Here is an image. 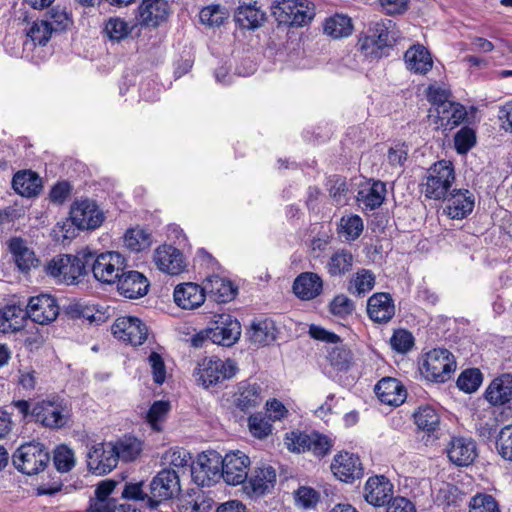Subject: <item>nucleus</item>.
<instances>
[{"label":"nucleus","mask_w":512,"mask_h":512,"mask_svg":"<svg viewBox=\"0 0 512 512\" xmlns=\"http://www.w3.org/2000/svg\"><path fill=\"white\" fill-rule=\"evenodd\" d=\"M131 30L132 27L125 20L118 17L110 18L105 25L108 37L116 41L126 38Z\"/></svg>","instance_id":"680f3d73"},{"label":"nucleus","mask_w":512,"mask_h":512,"mask_svg":"<svg viewBox=\"0 0 512 512\" xmlns=\"http://www.w3.org/2000/svg\"><path fill=\"white\" fill-rule=\"evenodd\" d=\"M406 68L415 74H427L433 67L430 52L421 44L412 45L404 54Z\"/></svg>","instance_id":"2f4dec72"},{"label":"nucleus","mask_w":512,"mask_h":512,"mask_svg":"<svg viewBox=\"0 0 512 512\" xmlns=\"http://www.w3.org/2000/svg\"><path fill=\"white\" fill-rule=\"evenodd\" d=\"M116 458L110 442L97 443L87 453V467L96 475H105L116 468Z\"/></svg>","instance_id":"6ab92c4d"},{"label":"nucleus","mask_w":512,"mask_h":512,"mask_svg":"<svg viewBox=\"0 0 512 512\" xmlns=\"http://www.w3.org/2000/svg\"><path fill=\"white\" fill-rule=\"evenodd\" d=\"M496 447L503 459L512 461V425H507L500 430Z\"/></svg>","instance_id":"338daca9"},{"label":"nucleus","mask_w":512,"mask_h":512,"mask_svg":"<svg viewBox=\"0 0 512 512\" xmlns=\"http://www.w3.org/2000/svg\"><path fill=\"white\" fill-rule=\"evenodd\" d=\"M116 458V465L119 460L130 462L135 460L142 451V442L133 436H124L116 441H110Z\"/></svg>","instance_id":"58836bf2"},{"label":"nucleus","mask_w":512,"mask_h":512,"mask_svg":"<svg viewBox=\"0 0 512 512\" xmlns=\"http://www.w3.org/2000/svg\"><path fill=\"white\" fill-rule=\"evenodd\" d=\"M419 369L426 380L444 383L455 372L456 361L454 355L447 349H433L422 356Z\"/></svg>","instance_id":"39448f33"},{"label":"nucleus","mask_w":512,"mask_h":512,"mask_svg":"<svg viewBox=\"0 0 512 512\" xmlns=\"http://www.w3.org/2000/svg\"><path fill=\"white\" fill-rule=\"evenodd\" d=\"M237 363L228 358L222 360L217 357H206L198 363L197 381L205 388L232 379L238 373Z\"/></svg>","instance_id":"6e6552de"},{"label":"nucleus","mask_w":512,"mask_h":512,"mask_svg":"<svg viewBox=\"0 0 512 512\" xmlns=\"http://www.w3.org/2000/svg\"><path fill=\"white\" fill-rule=\"evenodd\" d=\"M53 461L59 472H69L76 464L74 451L67 445H59L54 450Z\"/></svg>","instance_id":"3c124183"},{"label":"nucleus","mask_w":512,"mask_h":512,"mask_svg":"<svg viewBox=\"0 0 512 512\" xmlns=\"http://www.w3.org/2000/svg\"><path fill=\"white\" fill-rule=\"evenodd\" d=\"M334 446V440L327 435L320 434L318 432L310 433L309 452H312L315 456L323 457L327 455L332 447Z\"/></svg>","instance_id":"4d7b16f0"},{"label":"nucleus","mask_w":512,"mask_h":512,"mask_svg":"<svg viewBox=\"0 0 512 512\" xmlns=\"http://www.w3.org/2000/svg\"><path fill=\"white\" fill-rule=\"evenodd\" d=\"M151 243V234L140 227L128 229L123 236V245L130 252L144 251L151 246Z\"/></svg>","instance_id":"49530a36"},{"label":"nucleus","mask_w":512,"mask_h":512,"mask_svg":"<svg viewBox=\"0 0 512 512\" xmlns=\"http://www.w3.org/2000/svg\"><path fill=\"white\" fill-rule=\"evenodd\" d=\"M249 457L241 451L230 452L222 458L223 480L229 485L242 484L248 477Z\"/></svg>","instance_id":"f3484780"},{"label":"nucleus","mask_w":512,"mask_h":512,"mask_svg":"<svg viewBox=\"0 0 512 512\" xmlns=\"http://www.w3.org/2000/svg\"><path fill=\"white\" fill-rule=\"evenodd\" d=\"M16 193L24 197L36 196L41 190V179L31 171L17 172L12 180Z\"/></svg>","instance_id":"79ce46f5"},{"label":"nucleus","mask_w":512,"mask_h":512,"mask_svg":"<svg viewBox=\"0 0 512 512\" xmlns=\"http://www.w3.org/2000/svg\"><path fill=\"white\" fill-rule=\"evenodd\" d=\"M31 416L46 428L60 429L68 424L71 409L63 399L52 397L36 402L32 407Z\"/></svg>","instance_id":"423d86ee"},{"label":"nucleus","mask_w":512,"mask_h":512,"mask_svg":"<svg viewBox=\"0 0 512 512\" xmlns=\"http://www.w3.org/2000/svg\"><path fill=\"white\" fill-rule=\"evenodd\" d=\"M447 455L457 466H468L477 456L476 444L471 438L453 437L447 448Z\"/></svg>","instance_id":"c85d7f7f"},{"label":"nucleus","mask_w":512,"mask_h":512,"mask_svg":"<svg viewBox=\"0 0 512 512\" xmlns=\"http://www.w3.org/2000/svg\"><path fill=\"white\" fill-rule=\"evenodd\" d=\"M170 14L168 0H141L138 6V20L142 26L156 28L166 22Z\"/></svg>","instance_id":"aec40b11"},{"label":"nucleus","mask_w":512,"mask_h":512,"mask_svg":"<svg viewBox=\"0 0 512 512\" xmlns=\"http://www.w3.org/2000/svg\"><path fill=\"white\" fill-rule=\"evenodd\" d=\"M26 316L34 323L49 325L59 315V305L50 294H40L29 299L26 306Z\"/></svg>","instance_id":"4468645a"},{"label":"nucleus","mask_w":512,"mask_h":512,"mask_svg":"<svg viewBox=\"0 0 512 512\" xmlns=\"http://www.w3.org/2000/svg\"><path fill=\"white\" fill-rule=\"evenodd\" d=\"M292 290L298 299L310 301L323 292V280L317 273L302 272L294 279Z\"/></svg>","instance_id":"bb28decb"},{"label":"nucleus","mask_w":512,"mask_h":512,"mask_svg":"<svg viewBox=\"0 0 512 512\" xmlns=\"http://www.w3.org/2000/svg\"><path fill=\"white\" fill-rule=\"evenodd\" d=\"M277 330L271 319H259L252 322L249 339L258 346L269 345L276 339Z\"/></svg>","instance_id":"a19ab883"},{"label":"nucleus","mask_w":512,"mask_h":512,"mask_svg":"<svg viewBox=\"0 0 512 512\" xmlns=\"http://www.w3.org/2000/svg\"><path fill=\"white\" fill-rule=\"evenodd\" d=\"M250 489L248 493L251 496L259 497L270 492L276 483V471L272 466L257 467L249 478Z\"/></svg>","instance_id":"7c9ffc66"},{"label":"nucleus","mask_w":512,"mask_h":512,"mask_svg":"<svg viewBox=\"0 0 512 512\" xmlns=\"http://www.w3.org/2000/svg\"><path fill=\"white\" fill-rule=\"evenodd\" d=\"M26 310L18 305H7L0 310V332L14 333L24 327Z\"/></svg>","instance_id":"e433bc0d"},{"label":"nucleus","mask_w":512,"mask_h":512,"mask_svg":"<svg viewBox=\"0 0 512 512\" xmlns=\"http://www.w3.org/2000/svg\"><path fill=\"white\" fill-rule=\"evenodd\" d=\"M476 143L475 132L468 127L460 129L454 137L455 149L459 154L467 153Z\"/></svg>","instance_id":"69168bd1"},{"label":"nucleus","mask_w":512,"mask_h":512,"mask_svg":"<svg viewBox=\"0 0 512 512\" xmlns=\"http://www.w3.org/2000/svg\"><path fill=\"white\" fill-rule=\"evenodd\" d=\"M417 428L428 435L434 434L440 427V415L431 405H423L413 413Z\"/></svg>","instance_id":"37998d69"},{"label":"nucleus","mask_w":512,"mask_h":512,"mask_svg":"<svg viewBox=\"0 0 512 512\" xmlns=\"http://www.w3.org/2000/svg\"><path fill=\"white\" fill-rule=\"evenodd\" d=\"M355 305L344 294L336 295L329 304V311L336 317L345 318L353 313Z\"/></svg>","instance_id":"e2e57ef3"},{"label":"nucleus","mask_w":512,"mask_h":512,"mask_svg":"<svg viewBox=\"0 0 512 512\" xmlns=\"http://www.w3.org/2000/svg\"><path fill=\"white\" fill-rule=\"evenodd\" d=\"M89 248H83L76 254H59L46 265V274L57 284L76 285L87 273Z\"/></svg>","instance_id":"f03ea898"},{"label":"nucleus","mask_w":512,"mask_h":512,"mask_svg":"<svg viewBox=\"0 0 512 512\" xmlns=\"http://www.w3.org/2000/svg\"><path fill=\"white\" fill-rule=\"evenodd\" d=\"M205 294H211L218 302H228L235 297L233 284L218 275L208 276L204 281Z\"/></svg>","instance_id":"ea45409f"},{"label":"nucleus","mask_w":512,"mask_h":512,"mask_svg":"<svg viewBox=\"0 0 512 512\" xmlns=\"http://www.w3.org/2000/svg\"><path fill=\"white\" fill-rule=\"evenodd\" d=\"M390 345L398 353L405 354L414 346V337L405 329H397L390 338Z\"/></svg>","instance_id":"052dcab7"},{"label":"nucleus","mask_w":512,"mask_h":512,"mask_svg":"<svg viewBox=\"0 0 512 512\" xmlns=\"http://www.w3.org/2000/svg\"><path fill=\"white\" fill-rule=\"evenodd\" d=\"M111 330L116 338L133 346L142 345L148 335L147 326L139 318L132 316L117 318Z\"/></svg>","instance_id":"dca6fc26"},{"label":"nucleus","mask_w":512,"mask_h":512,"mask_svg":"<svg viewBox=\"0 0 512 512\" xmlns=\"http://www.w3.org/2000/svg\"><path fill=\"white\" fill-rule=\"evenodd\" d=\"M327 359L337 370H347L351 360L350 351L343 346H336L328 352Z\"/></svg>","instance_id":"774afa93"},{"label":"nucleus","mask_w":512,"mask_h":512,"mask_svg":"<svg viewBox=\"0 0 512 512\" xmlns=\"http://www.w3.org/2000/svg\"><path fill=\"white\" fill-rule=\"evenodd\" d=\"M89 265L93 277L103 284H114L127 267L126 258L117 251L97 254L89 249Z\"/></svg>","instance_id":"20e7f679"},{"label":"nucleus","mask_w":512,"mask_h":512,"mask_svg":"<svg viewBox=\"0 0 512 512\" xmlns=\"http://www.w3.org/2000/svg\"><path fill=\"white\" fill-rule=\"evenodd\" d=\"M310 433L292 431L285 436L288 450L296 453L309 452Z\"/></svg>","instance_id":"13d9d810"},{"label":"nucleus","mask_w":512,"mask_h":512,"mask_svg":"<svg viewBox=\"0 0 512 512\" xmlns=\"http://www.w3.org/2000/svg\"><path fill=\"white\" fill-rule=\"evenodd\" d=\"M153 260L157 268L170 275H177L185 270L183 254L171 245H161L154 251Z\"/></svg>","instance_id":"b1692460"},{"label":"nucleus","mask_w":512,"mask_h":512,"mask_svg":"<svg viewBox=\"0 0 512 512\" xmlns=\"http://www.w3.org/2000/svg\"><path fill=\"white\" fill-rule=\"evenodd\" d=\"M152 497L149 506L155 508L162 500H167L180 492V475L175 469H163L153 478L151 484Z\"/></svg>","instance_id":"9b49d317"},{"label":"nucleus","mask_w":512,"mask_h":512,"mask_svg":"<svg viewBox=\"0 0 512 512\" xmlns=\"http://www.w3.org/2000/svg\"><path fill=\"white\" fill-rule=\"evenodd\" d=\"M400 38V32L391 20L380 21L371 24L359 37L358 48L366 58L379 60L390 55Z\"/></svg>","instance_id":"f257e3e1"},{"label":"nucleus","mask_w":512,"mask_h":512,"mask_svg":"<svg viewBox=\"0 0 512 512\" xmlns=\"http://www.w3.org/2000/svg\"><path fill=\"white\" fill-rule=\"evenodd\" d=\"M173 299L181 309L195 310L205 302V288L192 282L178 284L174 288Z\"/></svg>","instance_id":"5701e85b"},{"label":"nucleus","mask_w":512,"mask_h":512,"mask_svg":"<svg viewBox=\"0 0 512 512\" xmlns=\"http://www.w3.org/2000/svg\"><path fill=\"white\" fill-rule=\"evenodd\" d=\"M376 284V277L371 270L360 269L350 279L348 291L355 296L361 297L369 293Z\"/></svg>","instance_id":"a18cd8bd"},{"label":"nucleus","mask_w":512,"mask_h":512,"mask_svg":"<svg viewBox=\"0 0 512 512\" xmlns=\"http://www.w3.org/2000/svg\"><path fill=\"white\" fill-rule=\"evenodd\" d=\"M7 244L9 252L21 271H28L36 266L38 259L26 240L21 237H12Z\"/></svg>","instance_id":"473e14b6"},{"label":"nucleus","mask_w":512,"mask_h":512,"mask_svg":"<svg viewBox=\"0 0 512 512\" xmlns=\"http://www.w3.org/2000/svg\"><path fill=\"white\" fill-rule=\"evenodd\" d=\"M248 428L251 435L258 439H264L272 433L271 421L262 413H256L249 416Z\"/></svg>","instance_id":"8fccbe9b"},{"label":"nucleus","mask_w":512,"mask_h":512,"mask_svg":"<svg viewBox=\"0 0 512 512\" xmlns=\"http://www.w3.org/2000/svg\"><path fill=\"white\" fill-rule=\"evenodd\" d=\"M352 30L353 25L351 19L342 14H336L326 19L324 23L325 34L334 39L347 37L352 33Z\"/></svg>","instance_id":"de8ad7c7"},{"label":"nucleus","mask_w":512,"mask_h":512,"mask_svg":"<svg viewBox=\"0 0 512 512\" xmlns=\"http://www.w3.org/2000/svg\"><path fill=\"white\" fill-rule=\"evenodd\" d=\"M367 314L376 323H388L395 314L391 295L386 292L374 293L367 301Z\"/></svg>","instance_id":"a878e982"},{"label":"nucleus","mask_w":512,"mask_h":512,"mask_svg":"<svg viewBox=\"0 0 512 512\" xmlns=\"http://www.w3.org/2000/svg\"><path fill=\"white\" fill-rule=\"evenodd\" d=\"M486 400L492 405H503L512 399V375L495 378L485 391Z\"/></svg>","instance_id":"c9c22d12"},{"label":"nucleus","mask_w":512,"mask_h":512,"mask_svg":"<svg viewBox=\"0 0 512 512\" xmlns=\"http://www.w3.org/2000/svg\"><path fill=\"white\" fill-rule=\"evenodd\" d=\"M274 15L281 24L302 27L314 17V5L308 0H280Z\"/></svg>","instance_id":"1a4fd4ad"},{"label":"nucleus","mask_w":512,"mask_h":512,"mask_svg":"<svg viewBox=\"0 0 512 512\" xmlns=\"http://www.w3.org/2000/svg\"><path fill=\"white\" fill-rule=\"evenodd\" d=\"M170 410V404L166 401H155L149 408L146 420L155 431L162 430V423Z\"/></svg>","instance_id":"864d4df0"},{"label":"nucleus","mask_w":512,"mask_h":512,"mask_svg":"<svg viewBox=\"0 0 512 512\" xmlns=\"http://www.w3.org/2000/svg\"><path fill=\"white\" fill-rule=\"evenodd\" d=\"M211 341L213 344L231 347L240 338L241 324L230 314H219L209 326Z\"/></svg>","instance_id":"ddd939ff"},{"label":"nucleus","mask_w":512,"mask_h":512,"mask_svg":"<svg viewBox=\"0 0 512 512\" xmlns=\"http://www.w3.org/2000/svg\"><path fill=\"white\" fill-rule=\"evenodd\" d=\"M49 461L50 455L46 447L35 441L22 444L12 456L14 467L29 476L42 472Z\"/></svg>","instance_id":"0eeeda50"},{"label":"nucleus","mask_w":512,"mask_h":512,"mask_svg":"<svg viewBox=\"0 0 512 512\" xmlns=\"http://www.w3.org/2000/svg\"><path fill=\"white\" fill-rule=\"evenodd\" d=\"M363 221L358 215L342 217L340 221L339 233L347 241L357 239L363 231Z\"/></svg>","instance_id":"603ef678"},{"label":"nucleus","mask_w":512,"mask_h":512,"mask_svg":"<svg viewBox=\"0 0 512 512\" xmlns=\"http://www.w3.org/2000/svg\"><path fill=\"white\" fill-rule=\"evenodd\" d=\"M213 500L203 491L197 490L184 500L182 507L184 512H210Z\"/></svg>","instance_id":"09e8293b"},{"label":"nucleus","mask_w":512,"mask_h":512,"mask_svg":"<svg viewBox=\"0 0 512 512\" xmlns=\"http://www.w3.org/2000/svg\"><path fill=\"white\" fill-rule=\"evenodd\" d=\"M469 512H500V509L493 496L479 493L471 498Z\"/></svg>","instance_id":"bf43d9fd"},{"label":"nucleus","mask_w":512,"mask_h":512,"mask_svg":"<svg viewBox=\"0 0 512 512\" xmlns=\"http://www.w3.org/2000/svg\"><path fill=\"white\" fill-rule=\"evenodd\" d=\"M378 399L390 406H399L404 403L407 393L402 383L391 377L382 378L375 386Z\"/></svg>","instance_id":"c756f323"},{"label":"nucleus","mask_w":512,"mask_h":512,"mask_svg":"<svg viewBox=\"0 0 512 512\" xmlns=\"http://www.w3.org/2000/svg\"><path fill=\"white\" fill-rule=\"evenodd\" d=\"M54 27L46 20H36L27 29V39L22 43V50L8 48L9 54L16 58H30V52L37 46H44L51 38ZM9 42H7V46Z\"/></svg>","instance_id":"2eb2a0df"},{"label":"nucleus","mask_w":512,"mask_h":512,"mask_svg":"<svg viewBox=\"0 0 512 512\" xmlns=\"http://www.w3.org/2000/svg\"><path fill=\"white\" fill-rule=\"evenodd\" d=\"M454 181L455 170L452 162L441 160L427 170L421 191L428 199L444 200L451 192Z\"/></svg>","instance_id":"7ed1b4c3"},{"label":"nucleus","mask_w":512,"mask_h":512,"mask_svg":"<svg viewBox=\"0 0 512 512\" xmlns=\"http://www.w3.org/2000/svg\"><path fill=\"white\" fill-rule=\"evenodd\" d=\"M149 283L146 277L134 270L124 271L117 281L119 293L129 299L143 297L148 291Z\"/></svg>","instance_id":"cd10ccee"},{"label":"nucleus","mask_w":512,"mask_h":512,"mask_svg":"<svg viewBox=\"0 0 512 512\" xmlns=\"http://www.w3.org/2000/svg\"><path fill=\"white\" fill-rule=\"evenodd\" d=\"M262 400L261 389L258 385L248 382L238 384V390L234 400L237 408L246 412L258 407Z\"/></svg>","instance_id":"4c0bfd02"},{"label":"nucleus","mask_w":512,"mask_h":512,"mask_svg":"<svg viewBox=\"0 0 512 512\" xmlns=\"http://www.w3.org/2000/svg\"><path fill=\"white\" fill-rule=\"evenodd\" d=\"M387 193L386 184L373 181L362 186L357 193V202L364 209L374 210L382 205Z\"/></svg>","instance_id":"f704fd0d"},{"label":"nucleus","mask_w":512,"mask_h":512,"mask_svg":"<svg viewBox=\"0 0 512 512\" xmlns=\"http://www.w3.org/2000/svg\"><path fill=\"white\" fill-rule=\"evenodd\" d=\"M331 471L343 482H353L363 475V467L359 457L346 451L339 452L333 458Z\"/></svg>","instance_id":"412c9836"},{"label":"nucleus","mask_w":512,"mask_h":512,"mask_svg":"<svg viewBox=\"0 0 512 512\" xmlns=\"http://www.w3.org/2000/svg\"><path fill=\"white\" fill-rule=\"evenodd\" d=\"M394 486L384 475H375L367 479L363 488L365 501L374 507H383L392 500Z\"/></svg>","instance_id":"a211bd4d"},{"label":"nucleus","mask_w":512,"mask_h":512,"mask_svg":"<svg viewBox=\"0 0 512 512\" xmlns=\"http://www.w3.org/2000/svg\"><path fill=\"white\" fill-rule=\"evenodd\" d=\"M466 116L467 112L464 106L453 101L444 104V106H440V109L435 113H433V110H430L429 114V117L433 119L437 128L443 129L444 131L452 130L458 126L465 120Z\"/></svg>","instance_id":"393cba45"},{"label":"nucleus","mask_w":512,"mask_h":512,"mask_svg":"<svg viewBox=\"0 0 512 512\" xmlns=\"http://www.w3.org/2000/svg\"><path fill=\"white\" fill-rule=\"evenodd\" d=\"M265 14L257 6L256 1H241L234 15L235 22L243 29L253 30L264 21Z\"/></svg>","instance_id":"72a5a7b5"},{"label":"nucleus","mask_w":512,"mask_h":512,"mask_svg":"<svg viewBox=\"0 0 512 512\" xmlns=\"http://www.w3.org/2000/svg\"><path fill=\"white\" fill-rule=\"evenodd\" d=\"M444 200L446 201L444 213L456 220L466 218L473 211L475 204L473 193L467 189H454Z\"/></svg>","instance_id":"4be33fe9"},{"label":"nucleus","mask_w":512,"mask_h":512,"mask_svg":"<svg viewBox=\"0 0 512 512\" xmlns=\"http://www.w3.org/2000/svg\"><path fill=\"white\" fill-rule=\"evenodd\" d=\"M353 264L352 253L346 249H339L331 254L325 268L331 277H341L351 271Z\"/></svg>","instance_id":"c03bdc74"},{"label":"nucleus","mask_w":512,"mask_h":512,"mask_svg":"<svg viewBox=\"0 0 512 512\" xmlns=\"http://www.w3.org/2000/svg\"><path fill=\"white\" fill-rule=\"evenodd\" d=\"M163 459L165 463L173 467V469L176 468L186 471V469L190 467L192 457L185 449L176 447L169 449L164 454Z\"/></svg>","instance_id":"5fc2aeb1"},{"label":"nucleus","mask_w":512,"mask_h":512,"mask_svg":"<svg viewBox=\"0 0 512 512\" xmlns=\"http://www.w3.org/2000/svg\"><path fill=\"white\" fill-rule=\"evenodd\" d=\"M72 223L81 230H94L104 221V213L95 201L81 199L75 201L70 209Z\"/></svg>","instance_id":"f8f14e48"},{"label":"nucleus","mask_w":512,"mask_h":512,"mask_svg":"<svg viewBox=\"0 0 512 512\" xmlns=\"http://www.w3.org/2000/svg\"><path fill=\"white\" fill-rule=\"evenodd\" d=\"M222 456L216 451L202 452L191 467V476L198 486L209 487L222 477Z\"/></svg>","instance_id":"9d476101"},{"label":"nucleus","mask_w":512,"mask_h":512,"mask_svg":"<svg viewBox=\"0 0 512 512\" xmlns=\"http://www.w3.org/2000/svg\"><path fill=\"white\" fill-rule=\"evenodd\" d=\"M482 383V374L478 369H468L463 371L458 379L457 386L466 393L475 392Z\"/></svg>","instance_id":"6e6d98bb"},{"label":"nucleus","mask_w":512,"mask_h":512,"mask_svg":"<svg viewBox=\"0 0 512 512\" xmlns=\"http://www.w3.org/2000/svg\"><path fill=\"white\" fill-rule=\"evenodd\" d=\"M199 18L201 23L214 27L220 26L224 19L226 18V14L224 9L219 5H210L204 7L199 14Z\"/></svg>","instance_id":"0e129e2a"}]
</instances>
